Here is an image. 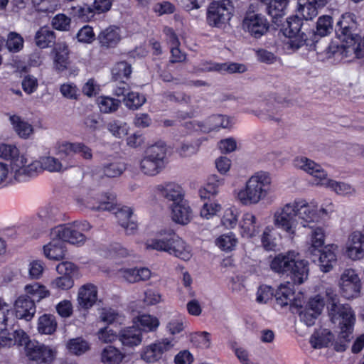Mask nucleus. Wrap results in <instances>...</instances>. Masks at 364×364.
Segmentation results:
<instances>
[{
    "mask_svg": "<svg viewBox=\"0 0 364 364\" xmlns=\"http://www.w3.org/2000/svg\"><path fill=\"white\" fill-rule=\"evenodd\" d=\"M98 254L107 259H115L130 255L131 252L119 244H110L98 249Z\"/></svg>",
    "mask_w": 364,
    "mask_h": 364,
    "instance_id": "f704fd0d",
    "label": "nucleus"
},
{
    "mask_svg": "<svg viewBox=\"0 0 364 364\" xmlns=\"http://www.w3.org/2000/svg\"><path fill=\"white\" fill-rule=\"evenodd\" d=\"M57 321L52 314H45L38 318L37 329L41 334L51 335L57 328Z\"/></svg>",
    "mask_w": 364,
    "mask_h": 364,
    "instance_id": "c03bdc74",
    "label": "nucleus"
},
{
    "mask_svg": "<svg viewBox=\"0 0 364 364\" xmlns=\"http://www.w3.org/2000/svg\"><path fill=\"white\" fill-rule=\"evenodd\" d=\"M18 147L13 143H0V159L9 161L10 165L21 155Z\"/></svg>",
    "mask_w": 364,
    "mask_h": 364,
    "instance_id": "8fccbe9b",
    "label": "nucleus"
},
{
    "mask_svg": "<svg viewBox=\"0 0 364 364\" xmlns=\"http://www.w3.org/2000/svg\"><path fill=\"white\" fill-rule=\"evenodd\" d=\"M338 285L341 295L347 299H355L360 296L362 282L358 274L353 269L343 270Z\"/></svg>",
    "mask_w": 364,
    "mask_h": 364,
    "instance_id": "9b49d317",
    "label": "nucleus"
},
{
    "mask_svg": "<svg viewBox=\"0 0 364 364\" xmlns=\"http://www.w3.org/2000/svg\"><path fill=\"white\" fill-rule=\"evenodd\" d=\"M328 285L327 284H321L317 287V291L318 294L313 297H311L306 306L309 309V310H311L312 311H315L318 314H321V311L324 307V301L323 296H326L324 291L322 289V286Z\"/></svg>",
    "mask_w": 364,
    "mask_h": 364,
    "instance_id": "5fc2aeb1",
    "label": "nucleus"
},
{
    "mask_svg": "<svg viewBox=\"0 0 364 364\" xmlns=\"http://www.w3.org/2000/svg\"><path fill=\"white\" fill-rule=\"evenodd\" d=\"M132 323L143 333L156 332L160 326L158 317L149 314H139L133 318Z\"/></svg>",
    "mask_w": 364,
    "mask_h": 364,
    "instance_id": "c85d7f7f",
    "label": "nucleus"
},
{
    "mask_svg": "<svg viewBox=\"0 0 364 364\" xmlns=\"http://www.w3.org/2000/svg\"><path fill=\"white\" fill-rule=\"evenodd\" d=\"M55 34L48 26L40 28L36 33L35 41L37 46L41 48H48L55 41Z\"/></svg>",
    "mask_w": 364,
    "mask_h": 364,
    "instance_id": "49530a36",
    "label": "nucleus"
},
{
    "mask_svg": "<svg viewBox=\"0 0 364 364\" xmlns=\"http://www.w3.org/2000/svg\"><path fill=\"white\" fill-rule=\"evenodd\" d=\"M343 255L351 261H358L364 257V233L355 230L348 237L343 251Z\"/></svg>",
    "mask_w": 364,
    "mask_h": 364,
    "instance_id": "4468645a",
    "label": "nucleus"
},
{
    "mask_svg": "<svg viewBox=\"0 0 364 364\" xmlns=\"http://www.w3.org/2000/svg\"><path fill=\"white\" fill-rule=\"evenodd\" d=\"M190 340L194 345L203 349H208L211 346L210 335L206 331L191 333Z\"/></svg>",
    "mask_w": 364,
    "mask_h": 364,
    "instance_id": "680f3d73",
    "label": "nucleus"
},
{
    "mask_svg": "<svg viewBox=\"0 0 364 364\" xmlns=\"http://www.w3.org/2000/svg\"><path fill=\"white\" fill-rule=\"evenodd\" d=\"M91 229L92 225L88 222L75 221L53 228L51 235L54 238H60L63 242L79 247L86 243L87 238L85 233Z\"/></svg>",
    "mask_w": 364,
    "mask_h": 364,
    "instance_id": "39448f33",
    "label": "nucleus"
},
{
    "mask_svg": "<svg viewBox=\"0 0 364 364\" xmlns=\"http://www.w3.org/2000/svg\"><path fill=\"white\" fill-rule=\"evenodd\" d=\"M327 188L341 196H351L355 193V188L350 184L331 179Z\"/></svg>",
    "mask_w": 364,
    "mask_h": 364,
    "instance_id": "603ef678",
    "label": "nucleus"
},
{
    "mask_svg": "<svg viewBox=\"0 0 364 364\" xmlns=\"http://www.w3.org/2000/svg\"><path fill=\"white\" fill-rule=\"evenodd\" d=\"M24 353L29 360L38 364H51L57 357V350L50 346L28 339L24 346Z\"/></svg>",
    "mask_w": 364,
    "mask_h": 364,
    "instance_id": "1a4fd4ad",
    "label": "nucleus"
},
{
    "mask_svg": "<svg viewBox=\"0 0 364 364\" xmlns=\"http://www.w3.org/2000/svg\"><path fill=\"white\" fill-rule=\"evenodd\" d=\"M50 241L43 246V254L46 258L60 261L66 256V247L60 238H54L50 232Z\"/></svg>",
    "mask_w": 364,
    "mask_h": 364,
    "instance_id": "b1692460",
    "label": "nucleus"
},
{
    "mask_svg": "<svg viewBox=\"0 0 364 364\" xmlns=\"http://www.w3.org/2000/svg\"><path fill=\"white\" fill-rule=\"evenodd\" d=\"M289 0H271L267 4V12L273 19L286 15Z\"/></svg>",
    "mask_w": 364,
    "mask_h": 364,
    "instance_id": "3c124183",
    "label": "nucleus"
},
{
    "mask_svg": "<svg viewBox=\"0 0 364 364\" xmlns=\"http://www.w3.org/2000/svg\"><path fill=\"white\" fill-rule=\"evenodd\" d=\"M106 198L105 196L94 190H89L80 196L77 200L80 205L90 209L108 210L112 205L111 203L106 200Z\"/></svg>",
    "mask_w": 364,
    "mask_h": 364,
    "instance_id": "f3484780",
    "label": "nucleus"
},
{
    "mask_svg": "<svg viewBox=\"0 0 364 364\" xmlns=\"http://www.w3.org/2000/svg\"><path fill=\"white\" fill-rule=\"evenodd\" d=\"M157 190L160 194L167 199L172 201L173 204L183 200V191L182 187L174 182H167L158 186Z\"/></svg>",
    "mask_w": 364,
    "mask_h": 364,
    "instance_id": "7c9ffc66",
    "label": "nucleus"
},
{
    "mask_svg": "<svg viewBox=\"0 0 364 364\" xmlns=\"http://www.w3.org/2000/svg\"><path fill=\"white\" fill-rule=\"evenodd\" d=\"M175 346L173 341L163 338L144 346L140 351V358L146 363H155L163 358L164 354L171 351Z\"/></svg>",
    "mask_w": 364,
    "mask_h": 364,
    "instance_id": "9d476101",
    "label": "nucleus"
},
{
    "mask_svg": "<svg viewBox=\"0 0 364 364\" xmlns=\"http://www.w3.org/2000/svg\"><path fill=\"white\" fill-rule=\"evenodd\" d=\"M242 27L255 38H259L269 30V24L267 18L262 14L255 11L247 12L242 20Z\"/></svg>",
    "mask_w": 364,
    "mask_h": 364,
    "instance_id": "ddd939ff",
    "label": "nucleus"
},
{
    "mask_svg": "<svg viewBox=\"0 0 364 364\" xmlns=\"http://www.w3.org/2000/svg\"><path fill=\"white\" fill-rule=\"evenodd\" d=\"M220 222L228 229L235 228L238 222L237 211L235 208H227L223 210Z\"/></svg>",
    "mask_w": 364,
    "mask_h": 364,
    "instance_id": "052dcab7",
    "label": "nucleus"
},
{
    "mask_svg": "<svg viewBox=\"0 0 364 364\" xmlns=\"http://www.w3.org/2000/svg\"><path fill=\"white\" fill-rule=\"evenodd\" d=\"M96 335L102 343H112L119 338V334L108 326L100 328Z\"/></svg>",
    "mask_w": 364,
    "mask_h": 364,
    "instance_id": "0e129e2a",
    "label": "nucleus"
},
{
    "mask_svg": "<svg viewBox=\"0 0 364 364\" xmlns=\"http://www.w3.org/2000/svg\"><path fill=\"white\" fill-rule=\"evenodd\" d=\"M294 168L311 176L316 186L326 188L331 179L327 171L314 161L303 156H296L292 161Z\"/></svg>",
    "mask_w": 364,
    "mask_h": 364,
    "instance_id": "0eeeda50",
    "label": "nucleus"
},
{
    "mask_svg": "<svg viewBox=\"0 0 364 364\" xmlns=\"http://www.w3.org/2000/svg\"><path fill=\"white\" fill-rule=\"evenodd\" d=\"M336 205L331 199H326L318 205L314 200L296 198L277 208L272 213V223L284 237L294 242L299 236V230L311 228L306 252L316 255L324 245L325 229L321 226L311 227L325 218H330L335 212Z\"/></svg>",
    "mask_w": 364,
    "mask_h": 364,
    "instance_id": "f257e3e1",
    "label": "nucleus"
},
{
    "mask_svg": "<svg viewBox=\"0 0 364 364\" xmlns=\"http://www.w3.org/2000/svg\"><path fill=\"white\" fill-rule=\"evenodd\" d=\"M119 340L124 348H134L141 344L143 334L133 324L132 326L124 328L119 331Z\"/></svg>",
    "mask_w": 364,
    "mask_h": 364,
    "instance_id": "a878e982",
    "label": "nucleus"
},
{
    "mask_svg": "<svg viewBox=\"0 0 364 364\" xmlns=\"http://www.w3.org/2000/svg\"><path fill=\"white\" fill-rule=\"evenodd\" d=\"M71 14L83 21H90L95 16V9L93 7L85 4L77 5L71 9Z\"/></svg>",
    "mask_w": 364,
    "mask_h": 364,
    "instance_id": "13d9d810",
    "label": "nucleus"
},
{
    "mask_svg": "<svg viewBox=\"0 0 364 364\" xmlns=\"http://www.w3.org/2000/svg\"><path fill=\"white\" fill-rule=\"evenodd\" d=\"M282 239L281 234H276L273 226H267L262 235L261 242L264 249L267 250H274L278 245V241Z\"/></svg>",
    "mask_w": 364,
    "mask_h": 364,
    "instance_id": "37998d69",
    "label": "nucleus"
},
{
    "mask_svg": "<svg viewBox=\"0 0 364 364\" xmlns=\"http://www.w3.org/2000/svg\"><path fill=\"white\" fill-rule=\"evenodd\" d=\"M8 322L5 326L0 325V346L11 347L15 344L25 346L28 336L22 330L9 331Z\"/></svg>",
    "mask_w": 364,
    "mask_h": 364,
    "instance_id": "6ab92c4d",
    "label": "nucleus"
},
{
    "mask_svg": "<svg viewBox=\"0 0 364 364\" xmlns=\"http://www.w3.org/2000/svg\"><path fill=\"white\" fill-rule=\"evenodd\" d=\"M272 183V179L268 172L257 171L245 181L243 186L234 191V198L243 206L258 205L271 193Z\"/></svg>",
    "mask_w": 364,
    "mask_h": 364,
    "instance_id": "7ed1b4c3",
    "label": "nucleus"
},
{
    "mask_svg": "<svg viewBox=\"0 0 364 364\" xmlns=\"http://www.w3.org/2000/svg\"><path fill=\"white\" fill-rule=\"evenodd\" d=\"M184 328L183 319L180 316H174L170 318L166 324V330L171 336L180 333Z\"/></svg>",
    "mask_w": 364,
    "mask_h": 364,
    "instance_id": "774afa93",
    "label": "nucleus"
},
{
    "mask_svg": "<svg viewBox=\"0 0 364 364\" xmlns=\"http://www.w3.org/2000/svg\"><path fill=\"white\" fill-rule=\"evenodd\" d=\"M225 180L217 175H213L208 178L206 186L199 190L201 199H208L216 196L219 193V187L222 186Z\"/></svg>",
    "mask_w": 364,
    "mask_h": 364,
    "instance_id": "4c0bfd02",
    "label": "nucleus"
},
{
    "mask_svg": "<svg viewBox=\"0 0 364 364\" xmlns=\"http://www.w3.org/2000/svg\"><path fill=\"white\" fill-rule=\"evenodd\" d=\"M36 312L35 301L26 295L21 294L13 303L12 314L18 319L31 321Z\"/></svg>",
    "mask_w": 364,
    "mask_h": 364,
    "instance_id": "2eb2a0df",
    "label": "nucleus"
},
{
    "mask_svg": "<svg viewBox=\"0 0 364 364\" xmlns=\"http://www.w3.org/2000/svg\"><path fill=\"white\" fill-rule=\"evenodd\" d=\"M321 9L314 4V0H299L297 3V17L305 20H311L318 15V10Z\"/></svg>",
    "mask_w": 364,
    "mask_h": 364,
    "instance_id": "e433bc0d",
    "label": "nucleus"
},
{
    "mask_svg": "<svg viewBox=\"0 0 364 364\" xmlns=\"http://www.w3.org/2000/svg\"><path fill=\"white\" fill-rule=\"evenodd\" d=\"M232 124L231 117L226 115L215 114L208 117L202 123H198V126L201 132L210 133L218 132L220 129L230 128Z\"/></svg>",
    "mask_w": 364,
    "mask_h": 364,
    "instance_id": "aec40b11",
    "label": "nucleus"
},
{
    "mask_svg": "<svg viewBox=\"0 0 364 364\" xmlns=\"http://www.w3.org/2000/svg\"><path fill=\"white\" fill-rule=\"evenodd\" d=\"M14 181H26L41 172V164L38 159L31 155L21 153L13 162L11 166Z\"/></svg>",
    "mask_w": 364,
    "mask_h": 364,
    "instance_id": "423d86ee",
    "label": "nucleus"
},
{
    "mask_svg": "<svg viewBox=\"0 0 364 364\" xmlns=\"http://www.w3.org/2000/svg\"><path fill=\"white\" fill-rule=\"evenodd\" d=\"M339 246L337 244H328L319 250L318 266L323 272H330L338 260Z\"/></svg>",
    "mask_w": 364,
    "mask_h": 364,
    "instance_id": "412c9836",
    "label": "nucleus"
},
{
    "mask_svg": "<svg viewBox=\"0 0 364 364\" xmlns=\"http://www.w3.org/2000/svg\"><path fill=\"white\" fill-rule=\"evenodd\" d=\"M271 269L278 273L288 272L294 284H303L309 277L308 261L301 258L295 251L279 254L270 263Z\"/></svg>",
    "mask_w": 364,
    "mask_h": 364,
    "instance_id": "20e7f679",
    "label": "nucleus"
},
{
    "mask_svg": "<svg viewBox=\"0 0 364 364\" xmlns=\"http://www.w3.org/2000/svg\"><path fill=\"white\" fill-rule=\"evenodd\" d=\"M9 122L16 134L21 139H28L35 134L34 127L31 123L18 115H11Z\"/></svg>",
    "mask_w": 364,
    "mask_h": 364,
    "instance_id": "cd10ccee",
    "label": "nucleus"
},
{
    "mask_svg": "<svg viewBox=\"0 0 364 364\" xmlns=\"http://www.w3.org/2000/svg\"><path fill=\"white\" fill-rule=\"evenodd\" d=\"M171 209V216L175 223L186 225L191 222L193 218V211L183 200L172 204Z\"/></svg>",
    "mask_w": 364,
    "mask_h": 364,
    "instance_id": "c756f323",
    "label": "nucleus"
},
{
    "mask_svg": "<svg viewBox=\"0 0 364 364\" xmlns=\"http://www.w3.org/2000/svg\"><path fill=\"white\" fill-rule=\"evenodd\" d=\"M174 235L172 230H161L159 232L158 237L148 239L145 242V248L148 250L165 252L169 254L172 237Z\"/></svg>",
    "mask_w": 364,
    "mask_h": 364,
    "instance_id": "4be33fe9",
    "label": "nucleus"
},
{
    "mask_svg": "<svg viewBox=\"0 0 364 364\" xmlns=\"http://www.w3.org/2000/svg\"><path fill=\"white\" fill-rule=\"evenodd\" d=\"M238 243V239L234 232H229L218 236L215 241V245L222 251L231 252Z\"/></svg>",
    "mask_w": 364,
    "mask_h": 364,
    "instance_id": "a18cd8bd",
    "label": "nucleus"
},
{
    "mask_svg": "<svg viewBox=\"0 0 364 364\" xmlns=\"http://www.w3.org/2000/svg\"><path fill=\"white\" fill-rule=\"evenodd\" d=\"M328 299V314L332 323L339 328V337L343 339L341 344H336L337 351L346 350L348 343L351 338L356 320L355 313L352 307L347 304H341L338 302V296L335 289L330 285L321 287Z\"/></svg>",
    "mask_w": 364,
    "mask_h": 364,
    "instance_id": "f03ea898",
    "label": "nucleus"
},
{
    "mask_svg": "<svg viewBox=\"0 0 364 364\" xmlns=\"http://www.w3.org/2000/svg\"><path fill=\"white\" fill-rule=\"evenodd\" d=\"M99 319L100 321L106 323L108 325L118 323L123 324L125 321L124 316L117 311L110 308H102L99 312Z\"/></svg>",
    "mask_w": 364,
    "mask_h": 364,
    "instance_id": "de8ad7c7",
    "label": "nucleus"
},
{
    "mask_svg": "<svg viewBox=\"0 0 364 364\" xmlns=\"http://www.w3.org/2000/svg\"><path fill=\"white\" fill-rule=\"evenodd\" d=\"M117 274L120 279L129 284L146 281L151 277L150 269L145 267H123L118 270Z\"/></svg>",
    "mask_w": 364,
    "mask_h": 364,
    "instance_id": "5701e85b",
    "label": "nucleus"
},
{
    "mask_svg": "<svg viewBox=\"0 0 364 364\" xmlns=\"http://www.w3.org/2000/svg\"><path fill=\"white\" fill-rule=\"evenodd\" d=\"M132 73V66L125 61L117 63L112 69V77L119 81L128 79Z\"/></svg>",
    "mask_w": 364,
    "mask_h": 364,
    "instance_id": "6e6d98bb",
    "label": "nucleus"
},
{
    "mask_svg": "<svg viewBox=\"0 0 364 364\" xmlns=\"http://www.w3.org/2000/svg\"><path fill=\"white\" fill-rule=\"evenodd\" d=\"M294 291L292 285L289 282L281 284L278 287L275 297L278 304L286 306L289 304H296L294 302Z\"/></svg>",
    "mask_w": 364,
    "mask_h": 364,
    "instance_id": "a19ab883",
    "label": "nucleus"
},
{
    "mask_svg": "<svg viewBox=\"0 0 364 364\" xmlns=\"http://www.w3.org/2000/svg\"><path fill=\"white\" fill-rule=\"evenodd\" d=\"M232 16V5L230 1H214L207 11V22L211 26L222 27L227 24Z\"/></svg>",
    "mask_w": 364,
    "mask_h": 364,
    "instance_id": "f8f14e48",
    "label": "nucleus"
},
{
    "mask_svg": "<svg viewBox=\"0 0 364 364\" xmlns=\"http://www.w3.org/2000/svg\"><path fill=\"white\" fill-rule=\"evenodd\" d=\"M121 40V31L118 27L109 26L99 35L100 43L106 47H114Z\"/></svg>",
    "mask_w": 364,
    "mask_h": 364,
    "instance_id": "58836bf2",
    "label": "nucleus"
},
{
    "mask_svg": "<svg viewBox=\"0 0 364 364\" xmlns=\"http://www.w3.org/2000/svg\"><path fill=\"white\" fill-rule=\"evenodd\" d=\"M100 110L103 113H112L117 110L120 101L108 96H100L97 100Z\"/></svg>",
    "mask_w": 364,
    "mask_h": 364,
    "instance_id": "4d7b16f0",
    "label": "nucleus"
},
{
    "mask_svg": "<svg viewBox=\"0 0 364 364\" xmlns=\"http://www.w3.org/2000/svg\"><path fill=\"white\" fill-rule=\"evenodd\" d=\"M33 6L38 11L54 12L60 6L59 0H32Z\"/></svg>",
    "mask_w": 364,
    "mask_h": 364,
    "instance_id": "69168bd1",
    "label": "nucleus"
},
{
    "mask_svg": "<svg viewBox=\"0 0 364 364\" xmlns=\"http://www.w3.org/2000/svg\"><path fill=\"white\" fill-rule=\"evenodd\" d=\"M125 358V353L114 346H105L100 353V361L103 364H120Z\"/></svg>",
    "mask_w": 364,
    "mask_h": 364,
    "instance_id": "72a5a7b5",
    "label": "nucleus"
},
{
    "mask_svg": "<svg viewBox=\"0 0 364 364\" xmlns=\"http://www.w3.org/2000/svg\"><path fill=\"white\" fill-rule=\"evenodd\" d=\"M171 242L169 255H174L185 261H188L192 257L193 254L191 247L182 238L174 235Z\"/></svg>",
    "mask_w": 364,
    "mask_h": 364,
    "instance_id": "2f4dec72",
    "label": "nucleus"
},
{
    "mask_svg": "<svg viewBox=\"0 0 364 364\" xmlns=\"http://www.w3.org/2000/svg\"><path fill=\"white\" fill-rule=\"evenodd\" d=\"M340 37L348 46L353 45L357 41L358 35L355 33L357 23L355 15L350 13L344 14L338 23Z\"/></svg>",
    "mask_w": 364,
    "mask_h": 364,
    "instance_id": "dca6fc26",
    "label": "nucleus"
},
{
    "mask_svg": "<svg viewBox=\"0 0 364 364\" xmlns=\"http://www.w3.org/2000/svg\"><path fill=\"white\" fill-rule=\"evenodd\" d=\"M222 210V205L217 200H208L205 202L199 212L200 217L206 220L213 219Z\"/></svg>",
    "mask_w": 364,
    "mask_h": 364,
    "instance_id": "09e8293b",
    "label": "nucleus"
},
{
    "mask_svg": "<svg viewBox=\"0 0 364 364\" xmlns=\"http://www.w3.org/2000/svg\"><path fill=\"white\" fill-rule=\"evenodd\" d=\"M238 225L241 236L246 238L256 236L259 232L261 228L257 217L250 211L242 213L238 220Z\"/></svg>",
    "mask_w": 364,
    "mask_h": 364,
    "instance_id": "a211bd4d",
    "label": "nucleus"
},
{
    "mask_svg": "<svg viewBox=\"0 0 364 364\" xmlns=\"http://www.w3.org/2000/svg\"><path fill=\"white\" fill-rule=\"evenodd\" d=\"M25 294L30 298L36 299L37 301L48 298L51 295L50 291L46 286L40 282L27 284L23 287Z\"/></svg>",
    "mask_w": 364,
    "mask_h": 364,
    "instance_id": "c9c22d12",
    "label": "nucleus"
},
{
    "mask_svg": "<svg viewBox=\"0 0 364 364\" xmlns=\"http://www.w3.org/2000/svg\"><path fill=\"white\" fill-rule=\"evenodd\" d=\"M146 102L144 95L136 92H128L124 99V105L129 109H136L141 107Z\"/></svg>",
    "mask_w": 364,
    "mask_h": 364,
    "instance_id": "e2e57ef3",
    "label": "nucleus"
},
{
    "mask_svg": "<svg viewBox=\"0 0 364 364\" xmlns=\"http://www.w3.org/2000/svg\"><path fill=\"white\" fill-rule=\"evenodd\" d=\"M90 344L81 338L70 339L66 343L67 350L73 355H80L90 350Z\"/></svg>",
    "mask_w": 364,
    "mask_h": 364,
    "instance_id": "864d4df0",
    "label": "nucleus"
},
{
    "mask_svg": "<svg viewBox=\"0 0 364 364\" xmlns=\"http://www.w3.org/2000/svg\"><path fill=\"white\" fill-rule=\"evenodd\" d=\"M46 269V264L41 259H31L28 262L27 270L28 277L31 279H41Z\"/></svg>",
    "mask_w": 364,
    "mask_h": 364,
    "instance_id": "bf43d9fd",
    "label": "nucleus"
},
{
    "mask_svg": "<svg viewBox=\"0 0 364 364\" xmlns=\"http://www.w3.org/2000/svg\"><path fill=\"white\" fill-rule=\"evenodd\" d=\"M71 24V18L64 14H56L51 21L53 28L60 31H68Z\"/></svg>",
    "mask_w": 364,
    "mask_h": 364,
    "instance_id": "338daca9",
    "label": "nucleus"
},
{
    "mask_svg": "<svg viewBox=\"0 0 364 364\" xmlns=\"http://www.w3.org/2000/svg\"><path fill=\"white\" fill-rule=\"evenodd\" d=\"M97 295L98 289L95 284L87 283L82 285L77 291V304L81 308L88 309L97 301Z\"/></svg>",
    "mask_w": 364,
    "mask_h": 364,
    "instance_id": "393cba45",
    "label": "nucleus"
},
{
    "mask_svg": "<svg viewBox=\"0 0 364 364\" xmlns=\"http://www.w3.org/2000/svg\"><path fill=\"white\" fill-rule=\"evenodd\" d=\"M333 336L326 328H319L315 331L310 338V343L314 348L327 347L333 341Z\"/></svg>",
    "mask_w": 364,
    "mask_h": 364,
    "instance_id": "79ce46f5",
    "label": "nucleus"
},
{
    "mask_svg": "<svg viewBox=\"0 0 364 364\" xmlns=\"http://www.w3.org/2000/svg\"><path fill=\"white\" fill-rule=\"evenodd\" d=\"M166 149L162 145H154L147 149L144 157L141 160V171L147 176H155L162 169Z\"/></svg>",
    "mask_w": 364,
    "mask_h": 364,
    "instance_id": "6e6552de",
    "label": "nucleus"
},
{
    "mask_svg": "<svg viewBox=\"0 0 364 364\" xmlns=\"http://www.w3.org/2000/svg\"><path fill=\"white\" fill-rule=\"evenodd\" d=\"M119 225L128 235H134L138 230V224L133 216V210L129 207H124L116 213Z\"/></svg>",
    "mask_w": 364,
    "mask_h": 364,
    "instance_id": "bb28decb",
    "label": "nucleus"
},
{
    "mask_svg": "<svg viewBox=\"0 0 364 364\" xmlns=\"http://www.w3.org/2000/svg\"><path fill=\"white\" fill-rule=\"evenodd\" d=\"M54 65L58 70H63L68 64V48L65 43H58L54 48Z\"/></svg>",
    "mask_w": 364,
    "mask_h": 364,
    "instance_id": "ea45409f",
    "label": "nucleus"
},
{
    "mask_svg": "<svg viewBox=\"0 0 364 364\" xmlns=\"http://www.w3.org/2000/svg\"><path fill=\"white\" fill-rule=\"evenodd\" d=\"M38 162L41 164V172L43 170L49 172H63L73 166L68 162H63L52 156H42L38 159Z\"/></svg>",
    "mask_w": 364,
    "mask_h": 364,
    "instance_id": "473e14b6",
    "label": "nucleus"
}]
</instances>
